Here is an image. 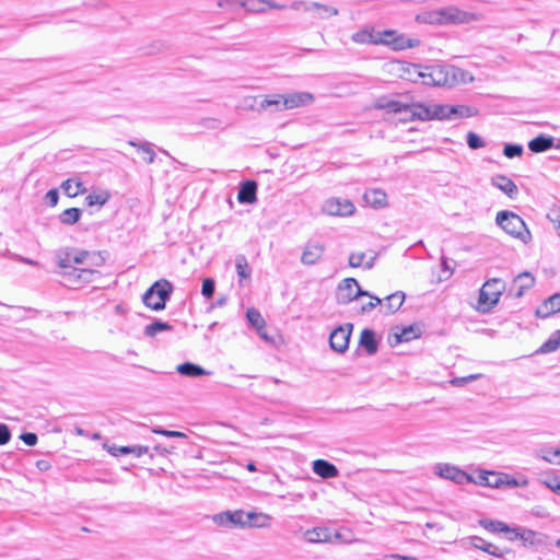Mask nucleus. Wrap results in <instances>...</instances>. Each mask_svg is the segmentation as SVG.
<instances>
[{"instance_id":"1","label":"nucleus","mask_w":560,"mask_h":560,"mask_svg":"<svg viewBox=\"0 0 560 560\" xmlns=\"http://www.w3.org/2000/svg\"><path fill=\"white\" fill-rule=\"evenodd\" d=\"M407 72L410 80L421 81L425 85L446 86L456 82L455 68L447 65H410Z\"/></svg>"},{"instance_id":"2","label":"nucleus","mask_w":560,"mask_h":560,"mask_svg":"<svg viewBox=\"0 0 560 560\" xmlns=\"http://www.w3.org/2000/svg\"><path fill=\"white\" fill-rule=\"evenodd\" d=\"M495 223L510 236L528 244L532 241V233L524 220L516 213L502 210L497 213Z\"/></svg>"},{"instance_id":"3","label":"nucleus","mask_w":560,"mask_h":560,"mask_svg":"<svg viewBox=\"0 0 560 560\" xmlns=\"http://www.w3.org/2000/svg\"><path fill=\"white\" fill-rule=\"evenodd\" d=\"M173 290L174 287L168 280L160 279L144 292L142 302L153 311H162L171 299Z\"/></svg>"},{"instance_id":"4","label":"nucleus","mask_w":560,"mask_h":560,"mask_svg":"<svg viewBox=\"0 0 560 560\" xmlns=\"http://www.w3.org/2000/svg\"><path fill=\"white\" fill-rule=\"evenodd\" d=\"M376 107L387 113L398 114L400 121H412L418 118V107H423L421 103H410L402 100H390L381 97L376 102Z\"/></svg>"},{"instance_id":"5","label":"nucleus","mask_w":560,"mask_h":560,"mask_svg":"<svg viewBox=\"0 0 560 560\" xmlns=\"http://www.w3.org/2000/svg\"><path fill=\"white\" fill-rule=\"evenodd\" d=\"M505 283L500 278H492L485 282L480 289L478 303L485 311L498 304Z\"/></svg>"},{"instance_id":"6","label":"nucleus","mask_w":560,"mask_h":560,"mask_svg":"<svg viewBox=\"0 0 560 560\" xmlns=\"http://www.w3.org/2000/svg\"><path fill=\"white\" fill-rule=\"evenodd\" d=\"M469 21V13L455 7H446L430 13V22L439 24H462Z\"/></svg>"},{"instance_id":"7","label":"nucleus","mask_w":560,"mask_h":560,"mask_svg":"<svg viewBox=\"0 0 560 560\" xmlns=\"http://www.w3.org/2000/svg\"><path fill=\"white\" fill-rule=\"evenodd\" d=\"M363 295H369V292L363 291L354 278L342 280L336 292V299L339 304H348Z\"/></svg>"},{"instance_id":"8","label":"nucleus","mask_w":560,"mask_h":560,"mask_svg":"<svg viewBox=\"0 0 560 560\" xmlns=\"http://www.w3.org/2000/svg\"><path fill=\"white\" fill-rule=\"evenodd\" d=\"M434 472L441 478L452 480L457 485L470 483L472 480V476L450 464H438L434 467Z\"/></svg>"},{"instance_id":"9","label":"nucleus","mask_w":560,"mask_h":560,"mask_svg":"<svg viewBox=\"0 0 560 560\" xmlns=\"http://www.w3.org/2000/svg\"><path fill=\"white\" fill-rule=\"evenodd\" d=\"M418 118L419 120H431V119H452V105L444 104H432L424 105L423 107H418Z\"/></svg>"},{"instance_id":"10","label":"nucleus","mask_w":560,"mask_h":560,"mask_svg":"<svg viewBox=\"0 0 560 560\" xmlns=\"http://www.w3.org/2000/svg\"><path fill=\"white\" fill-rule=\"evenodd\" d=\"M381 44L388 45L395 50H404L419 46L420 40L406 37L405 35H397L395 31H384Z\"/></svg>"},{"instance_id":"11","label":"nucleus","mask_w":560,"mask_h":560,"mask_svg":"<svg viewBox=\"0 0 560 560\" xmlns=\"http://www.w3.org/2000/svg\"><path fill=\"white\" fill-rule=\"evenodd\" d=\"M354 210V205L348 199L329 198L323 205V211L329 215L347 217Z\"/></svg>"},{"instance_id":"12","label":"nucleus","mask_w":560,"mask_h":560,"mask_svg":"<svg viewBox=\"0 0 560 560\" xmlns=\"http://www.w3.org/2000/svg\"><path fill=\"white\" fill-rule=\"evenodd\" d=\"M65 281L68 285H81L93 281L95 270L88 268L71 267L69 269H62Z\"/></svg>"},{"instance_id":"13","label":"nucleus","mask_w":560,"mask_h":560,"mask_svg":"<svg viewBox=\"0 0 560 560\" xmlns=\"http://www.w3.org/2000/svg\"><path fill=\"white\" fill-rule=\"evenodd\" d=\"M215 524L225 527L240 526L247 527L248 521L246 520V513L242 510L225 511L213 516Z\"/></svg>"},{"instance_id":"14","label":"nucleus","mask_w":560,"mask_h":560,"mask_svg":"<svg viewBox=\"0 0 560 560\" xmlns=\"http://www.w3.org/2000/svg\"><path fill=\"white\" fill-rule=\"evenodd\" d=\"M351 325L349 328L338 327L331 331L329 343L332 350L342 353L348 349L351 336Z\"/></svg>"},{"instance_id":"15","label":"nucleus","mask_w":560,"mask_h":560,"mask_svg":"<svg viewBox=\"0 0 560 560\" xmlns=\"http://www.w3.org/2000/svg\"><path fill=\"white\" fill-rule=\"evenodd\" d=\"M514 537L522 540L525 546H541L545 544V535L528 528H513Z\"/></svg>"},{"instance_id":"16","label":"nucleus","mask_w":560,"mask_h":560,"mask_svg":"<svg viewBox=\"0 0 560 560\" xmlns=\"http://www.w3.org/2000/svg\"><path fill=\"white\" fill-rule=\"evenodd\" d=\"M501 472L490 470H478L476 476H472V483L500 489L502 488V481L499 478Z\"/></svg>"},{"instance_id":"17","label":"nucleus","mask_w":560,"mask_h":560,"mask_svg":"<svg viewBox=\"0 0 560 560\" xmlns=\"http://www.w3.org/2000/svg\"><path fill=\"white\" fill-rule=\"evenodd\" d=\"M324 252L325 246L323 244L310 242L304 247L301 261L304 265H314L322 258Z\"/></svg>"},{"instance_id":"18","label":"nucleus","mask_w":560,"mask_h":560,"mask_svg":"<svg viewBox=\"0 0 560 560\" xmlns=\"http://www.w3.org/2000/svg\"><path fill=\"white\" fill-rule=\"evenodd\" d=\"M104 447L107 450V452L115 456H125L128 454H132L135 457H141L142 455L147 454L149 451L148 446H141V445H133V446H118V445H107L105 444Z\"/></svg>"},{"instance_id":"19","label":"nucleus","mask_w":560,"mask_h":560,"mask_svg":"<svg viewBox=\"0 0 560 560\" xmlns=\"http://www.w3.org/2000/svg\"><path fill=\"white\" fill-rule=\"evenodd\" d=\"M558 312H560V293H555L537 307L536 316L547 318Z\"/></svg>"},{"instance_id":"20","label":"nucleus","mask_w":560,"mask_h":560,"mask_svg":"<svg viewBox=\"0 0 560 560\" xmlns=\"http://www.w3.org/2000/svg\"><path fill=\"white\" fill-rule=\"evenodd\" d=\"M491 184L512 199L518 195L516 184L505 175L493 176L491 178Z\"/></svg>"},{"instance_id":"21","label":"nucleus","mask_w":560,"mask_h":560,"mask_svg":"<svg viewBox=\"0 0 560 560\" xmlns=\"http://www.w3.org/2000/svg\"><path fill=\"white\" fill-rule=\"evenodd\" d=\"M240 203H254L257 200V183L255 180H246L241 184L237 194Z\"/></svg>"},{"instance_id":"22","label":"nucleus","mask_w":560,"mask_h":560,"mask_svg":"<svg viewBox=\"0 0 560 560\" xmlns=\"http://www.w3.org/2000/svg\"><path fill=\"white\" fill-rule=\"evenodd\" d=\"M535 283V279L529 272H522L513 280L511 291L514 292L516 298H521L524 292L530 289Z\"/></svg>"},{"instance_id":"23","label":"nucleus","mask_w":560,"mask_h":560,"mask_svg":"<svg viewBox=\"0 0 560 560\" xmlns=\"http://www.w3.org/2000/svg\"><path fill=\"white\" fill-rule=\"evenodd\" d=\"M313 471L324 479L336 478L339 475L338 468L326 459L314 460Z\"/></svg>"},{"instance_id":"24","label":"nucleus","mask_w":560,"mask_h":560,"mask_svg":"<svg viewBox=\"0 0 560 560\" xmlns=\"http://www.w3.org/2000/svg\"><path fill=\"white\" fill-rule=\"evenodd\" d=\"M332 534L328 527H314L304 533V538L311 544H323L331 541Z\"/></svg>"},{"instance_id":"25","label":"nucleus","mask_w":560,"mask_h":560,"mask_svg":"<svg viewBox=\"0 0 560 560\" xmlns=\"http://www.w3.org/2000/svg\"><path fill=\"white\" fill-rule=\"evenodd\" d=\"M363 198L364 201L373 208H383L387 205V195L380 189L366 190Z\"/></svg>"},{"instance_id":"26","label":"nucleus","mask_w":560,"mask_h":560,"mask_svg":"<svg viewBox=\"0 0 560 560\" xmlns=\"http://www.w3.org/2000/svg\"><path fill=\"white\" fill-rule=\"evenodd\" d=\"M555 139L550 136L540 135L528 142V149L534 153H541L555 145Z\"/></svg>"},{"instance_id":"27","label":"nucleus","mask_w":560,"mask_h":560,"mask_svg":"<svg viewBox=\"0 0 560 560\" xmlns=\"http://www.w3.org/2000/svg\"><path fill=\"white\" fill-rule=\"evenodd\" d=\"M313 101V96L310 93H294L283 97L284 108H295L301 105L308 104Z\"/></svg>"},{"instance_id":"28","label":"nucleus","mask_w":560,"mask_h":560,"mask_svg":"<svg viewBox=\"0 0 560 560\" xmlns=\"http://www.w3.org/2000/svg\"><path fill=\"white\" fill-rule=\"evenodd\" d=\"M176 371L180 375L189 376V377H197V376L211 374L210 371H207L203 368H201L200 365H197L191 362H185L183 364L177 365Z\"/></svg>"},{"instance_id":"29","label":"nucleus","mask_w":560,"mask_h":560,"mask_svg":"<svg viewBox=\"0 0 560 560\" xmlns=\"http://www.w3.org/2000/svg\"><path fill=\"white\" fill-rule=\"evenodd\" d=\"M307 9H312L311 12H315L314 18L317 19H327L329 16H335L338 14L337 8L327 4H322L318 2H310Z\"/></svg>"},{"instance_id":"30","label":"nucleus","mask_w":560,"mask_h":560,"mask_svg":"<svg viewBox=\"0 0 560 560\" xmlns=\"http://www.w3.org/2000/svg\"><path fill=\"white\" fill-rule=\"evenodd\" d=\"M61 188L69 197H77L78 195L84 194L86 191L83 183L78 178H69L65 180L61 185Z\"/></svg>"},{"instance_id":"31","label":"nucleus","mask_w":560,"mask_h":560,"mask_svg":"<svg viewBox=\"0 0 560 560\" xmlns=\"http://www.w3.org/2000/svg\"><path fill=\"white\" fill-rule=\"evenodd\" d=\"M360 346L363 347L369 354H374L377 351V341L373 330L364 329L361 332Z\"/></svg>"},{"instance_id":"32","label":"nucleus","mask_w":560,"mask_h":560,"mask_svg":"<svg viewBox=\"0 0 560 560\" xmlns=\"http://www.w3.org/2000/svg\"><path fill=\"white\" fill-rule=\"evenodd\" d=\"M248 527L264 528L270 525L271 516L265 513L248 512L246 513Z\"/></svg>"},{"instance_id":"33","label":"nucleus","mask_w":560,"mask_h":560,"mask_svg":"<svg viewBox=\"0 0 560 560\" xmlns=\"http://www.w3.org/2000/svg\"><path fill=\"white\" fill-rule=\"evenodd\" d=\"M471 541H472L474 547L477 549L483 550L485 552H487L491 556H494L497 558L503 557V552L501 551V549L498 546H495L491 542H488L480 537L475 536L471 538Z\"/></svg>"},{"instance_id":"34","label":"nucleus","mask_w":560,"mask_h":560,"mask_svg":"<svg viewBox=\"0 0 560 560\" xmlns=\"http://www.w3.org/2000/svg\"><path fill=\"white\" fill-rule=\"evenodd\" d=\"M365 253H352L349 256V265L353 268L364 267L365 269H371L374 266L376 255L371 256L368 260H365Z\"/></svg>"},{"instance_id":"35","label":"nucleus","mask_w":560,"mask_h":560,"mask_svg":"<svg viewBox=\"0 0 560 560\" xmlns=\"http://www.w3.org/2000/svg\"><path fill=\"white\" fill-rule=\"evenodd\" d=\"M499 478L502 481V488H526L529 483L527 477L525 476L516 478L509 474L501 472Z\"/></svg>"},{"instance_id":"36","label":"nucleus","mask_w":560,"mask_h":560,"mask_svg":"<svg viewBox=\"0 0 560 560\" xmlns=\"http://www.w3.org/2000/svg\"><path fill=\"white\" fill-rule=\"evenodd\" d=\"M88 252H79L75 254H67L65 258L60 259L59 266L61 269H69L71 267H74L73 265H80L82 264Z\"/></svg>"},{"instance_id":"37","label":"nucleus","mask_w":560,"mask_h":560,"mask_svg":"<svg viewBox=\"0 0 560 560\" xmlns=\"http://www.w3.org/2000/svg\"><path fill=\"white\" fill-rule=\"evenodd\" d=\"M560 347V329L551 334V336L539 347L537 353H550Z\"/></svg>"},{"instance_id":"38","label":"nucleus","mask_w":560,"mask_h":560,"mask_svg":"<svg viewBox=\"0 0 560 560\" xmlns=\"http://www.w3.org/2000/svg\"><path fill=\"white\" fill-rule=\"evenodd\" d=\"M352 39L355 43L364 44H381L382 42V33L373 34L366 31H361L352 35Z\"/></svg>"},{"instance_id":"39","label":"nucleus","mask_w":560,"mask_h":560,"mask_svg":"<svg viewBox=\"0 0 560 560\" xmlns=\"http://www.w3.org/2000/svg\"><path fill=\"white\" fill-rule=\"evenodd\" d=\"M81 214H82L81 209L68 208L60 213L59 220L63 224L72 225L80 220Z\"/></svg>"},{"instance_id":"40","label":"nucleus","mask_w":560,"mask_h":560,"mask_svg":"<svg viewBox=\"0 0 560 560\" xmlns=\"http://www.w3.org/2000/svg\"><path fill=\"white\" fill-rule=\"evenodd\" d=\"M172 329H173V327L168 323L161 322V320H154L153 323H151V324L145 326L144 334L148 337H154L159 332L168 331V330H172Z\"/></svg>"},{"instance_id":"41","label":"nucleus","mask_w":560,"mask_h":560,"mask_svg":"<svg viewBox=\"0 0 560 560\" xmlns=\"http://www.w3.org/2000/svg\"><path fill=\"white\" fill-rule=\"evenodd\" d=\"M110 199V194L107 190H102L100 192H93L86 196L85 201L90 207L93 206H104Z\"/></svg>"},{"instance_id":"42","label":"nucleus","mask_w":560,"mask_h":560,"mask_svg":"<svg viewBox=\"0 0 560 560\" xmlns=\"http://www.w3.org/2000/svg\"><path fill=\"white\" fill-rule=\"evenodd\" d=\"M386 301L389 313H395L401 307L405 301V294L402 292L393 293L386 298Z\"/></svg>"},{"instance_id":"43","label":"nucleus","mask_w":560,"mask_h":560,"mask_svg":"<svg viewBox=\"0 0 560 560\" xmlns=\"http://www.w3.org/2000/svg\"><path fill=\"white\" fill-rule=\"evenodd\" d=\"M452 119L472 117L477 110L474 107L467 105H452Z\"/></svg>"},{"instance_id":"44","label":"nucleus","mask_w":560,"mask_h":560,"mask_svg":"<svg viewBox=\"0 0 560 560\" xmlns=\"http://www.w3.org/2000/svg\"><path fill=\"white\" fill-rule=\"evenodd\" d=\"M129 144L131 147H135L137 148L139 151H142L147 156H145V161L148 163H153L154 162V159H155V152L152 148V144L150 142H141V143H138L136 141H129Z\"/></svg>"},{"instance_id":"45","label":"nucleus","mask_w":560,"mask_h":560,"mask_svg":"<svg viewBox=\"0 0 560 560\" xmlns=\"http://www.w3.org/2000/svg\"><path fill=\"white\" fill-rule=\"evenodd\" d=\"M246 316H247L249 324L256 330H261L265 327V319L262 318L261 314L257 310H255V308L247 310Z\"/></svg>"},{"instance_id":"46","label":"nucleus","mask_w":560,"mask_h":560,"mask_svg":"<svg viewBox=\"0 0 560 560\" xmlns=\"http://www.w3.org/2000/svg\"><path fill=\"white\" fill-rule=\"evenodd\" d=\"M266 0H244L242 2V7L248 11L254 13H261L265 11Z\"/></svg>"},{"instance_id":"47","label":"nucleus","mask_w":560,"mask_h":560,"mask_svg":"<svg viewBox=\"0 0 560 560\" xmlns=\"http://www.w3.org/2000/svg\"><path fill=\"white\" fill-rule=\"evenodd\" d=\"M481 525L492 532H512L506 524L500 521H481Z\"/></svg>"},{"instance_id":"48","label":"nucleus","mask_w":560,"mask_h":560,"mask_svg":"<svg viewBox=\"0 0 560 560\" xmlns=\"http://www.w3.org/2000/svg\"><path fill=\"white\" fill-rule=\"evenodd\" d=\"M467 144L470 149L477 150L486 145V142L475 132L469 131L466 136Z\"/></svg>"},{"instance_id":"49","label":"nucleus","mask_w":560,"mask_h":560,"mask_svg":"<svg viewBox=\"0 0 560 560\" xmlns=\"http://www.w3.org/2000/svg\"><path fill=\"white\" fill-rule=\"evenodd\" d=\"M503 154L508 159H514L523 154V147L521 144L509 143L504 145Z\"/></svg>"},{"instance_id":"50","label":"nucleus","mask_w":560,"mask_h":560,"mask_svg":"<svg viewBox=\"0 0 560 560\" xmlns=\"http://www.w3.org/2000/svg\"><path fill=\"white\" fill-rule=\"evenodd\" d=\"M236 272L240 278H248L249 273L246 271L248 268L245 256H238L235 260Z\"/></svg>"},{"instance_id":"51","label":"nucleus","mask_w":560,"mask_h":560,"mask_svg":"<svg viewBox=\"0 0 560 560\" xmlns=\"http://www.w3.org/2000/svg\"><path fill=\"white\" fill-rule=\"evenodd\" d=\"M214 289H215V282L212 278H207L202 281L201 294L205 298L211 299L214 294Z\"/></svg>"},{"instance_id":"52","label":"nucleus","mask_w":560,"mask_h":560,"mask_svg":"<svg viewBox=\"0 0 560 560\" xmlns=\"http://www.w3.org/2000/svg\"><path fill=\"white\" fill-rule=\"evenodd\" d=\"M544 485L552 492L560 495V476L553 475L552 477L544 480Z\"/></svg>"},{"instance_id":"53","label":"nucleus","mask_w":560,"mask_h":560,"mask_svg":"<svg viewBox=\"0 0 560 560\" xmlns=\"http://www.w3.org/2000/svg\"><path fill=\"white\" fill-rule=\"evenodd\" d=\"M555 448L556 447L544 445L535 451V456L547 462V458L552 457V455H553L552 453L555 452Z\"/></svg>"},{"instance_id":"54","label":"nucleus","mask_w":560,"mask_h":560,"mask_svg":"<svg viewBox=\"0 0 560 560\" xmlns=\"http://www.w3.org/2000/svg\"><path fill=\"white\" fill-rule=\"evenodd\" d=\"M281 102H283V96L281 95H275L271 97H266L261 103V108H268L270 106H278Z\"/></svg>"},{"instance_id":"55","label":"nucleus","mask_w":560,"mask_h":560,"mask_svg":"<svg viewBox=\"0 0 560 560\" xmlns=\"http://www.w3.org/2000/svg\"><path fill=\"white\" fill-rule=\"evenodd\" d=\"M11 439V432L7 424L0 423V445H5Z\"/></svg>"},{"instance_id":"56","label":"nucleus","mask_w":560,"mask_h":560,"mask_svg":"<svg viewBox=\"0 0 560 560\" xmlns=\"http://www.w3.org/2000/svg\"><path fill=\"white\" fill-rule=\"evenodd\" d=\"M154 433L161 434L168 438H186V434L179 431H170L165 429H154Z\"/></svg>"},{"instance_id":"57","label":"nucleus","mask_w":560,"mask_h":560,"mask_svg":"<svg viewBox=\"0 0 560 560\" xmlns=\"http://www.w3.org/2000/svg\"><path fill=\"white\" fill-rule=\"evenodd\" d=\"M373 301H370L369 303L366 304H363L361 306V311L363 313H366V312H371L376 305L381 304V299H378L377 296H373L369 293V295Z\"/></svg>"},{"instance_id":"58","label":"nucleus","mask_w":560,"mask_h":560,"mask_svg":"<svg viewBox=\"0 0 560 560\" xmlns=\"http://www.w3.org/2000/svg\"><path fill=\"white\" fill-rule=\"evenodd\" d=\"M21 440L28 446H34L37 443V435L32 432L23 433Z\"/></svg>"},{"instance_id":"59","label":"nucleus","mask_w":560,"mask_h":560,"mask_svg":"<svg viewBox=\"0 0 560 560\" xmlns=\"http://www.w3.org/2000/svg\"><path fill=\"white\" fill-rule=\"evenodd\" d=\"M548 218L553 223V226L560 236V211L552 212Z\"/></svg>"},{"instance_id":"60","label":"nucleus","mask_w":560,"mask_h":560,"mask_svg":"<svg viewBox=\"0 0 560 560\" xmlns=\"http://www.w3.org/2000/svg\"><path fill=\"white\" fill-rule=\"evenodd\" d=\"M58 199H59V195H58V191L56 189H50L47 194H46V200L51 205V206H56L57 202H58Z\"/></svg>"},{"instance_id":"61","label":"nucleus","mask_w":560,"mask_h":560,"mask_svg":"<svg viewBox=\"0 0 560 560\" xmlns=\"http://www.w3.org/2000/svg\"><path fill=\"white\" fill-rule=\"evenodd\" d=\"M310 5V2H304V1H295L291 4V9L293 10H303V11H306V12H311L312 9H307V7Z\"/></svg>"},{"instance_id":"62","label":"nucleus","mask_w":560,"mask_h":560,"mask_svg":"<svg viewBox=\"0 0 560 560\" xmlns=\"http://www.w3.org/2000/svg\"><path fill=\"white\" fill-rule=\"evenodd\" d=\"M552 457L547 458V463L552 465H560V447L555 448Z\"/></svg>"},{"instance_id":"63","label":"nucleus","mask_w":560,"mask_h":560,"mask_svg":"<svg viewBox=\"0 0 560 560\" xmlns=\"http://www.w3.org/2000/svg\"><path fill=\"white\" fill-rule=\"evenodd\" d=\"M412 332V327L402 330L400 336V341H408L410 339V335Z\"/></svg>"},{"instance_id":"64","label":"nucleus","mask_w":560,"mask_h":560,"mask_svg":"<svg viewBox=\"0 0 560 560\" xmlns=\"http://www.w3.org/2000/svg\"><path fill=\"white\" fill-rule=\"evenodd\" d=\"M266 4L270 8V9H277V10H282L285 8L284 4H280V3H277V2H273V1H270V0H266Z\"/></svg>"}]
</instances>
